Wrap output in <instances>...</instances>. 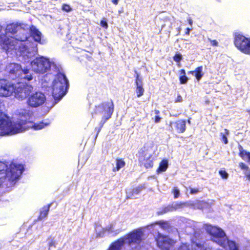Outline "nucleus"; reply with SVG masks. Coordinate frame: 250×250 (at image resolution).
Here are the masks:
<instances>
[{
  "label": "nucleus",
  "instance_id": "nucleus-1",
  "mask_svg": "<svg viewBox=\"0 0 250 250\" xmlns=\"http://www.w3.org/2000/svg\"><path fill=\"white\" fill-rule=\"evenodd\" d=\"M38 112L39 110H16L11 118L0 112V135H12L30 128L40 130L48 125L50 123L33 122L35 119L39 118Z\"/></svg>",
  "mask_w": 250,
  "mask_h": 250
},
{
  "label": "nucleus",
  "instance_id": "nucleus-2",
  "mask_svg": "<svg viewBox=\"0 0 250 250\" xmlns=\"http://www.w3.org/2000/svg\"><path fill=\"white\" fill-rule=\"evenodd\" d=\"M23 170L22 165L0 162V187L13 186Z\"/></svg>",
  "mask_w": 250,
  "mask_h": 250
},
{
  "label": "nucleus",
  "instance_id": "nucleus-3",
  "mask_svg": "<svg viewBox=\"0 0 250 250\" xmlns=\"http://www.w3.org/2000/svg\"><path fill=\"white\" fill-rule=\"evenodd\" d=\"M144 232L143 228L135 229L113 243L108 250H121L125 244H127L132 250H140L145 239Z\"/></svg>",
  "mask_w": 250,
  "mask_h": 250
},
{
  "label": "nucleus",
  "instance_id": "nucleus-4",
  "mask_svg": "<svg viewBox=\"0 0 250 250\" xmlns=\"http://www.w3.org/2000/svg\"><path fill=\"white\" fill-rule=\"evenodd\" d=\"M17 38L9 36L6 34H0V46L6 53L12 52L16 49L17 43L25 42L29 38L27 30H23L22 36L18 34Z\"/></svg>",
  "mask_w": 250,
  "mask_h": 250
},
{
  "label": "nucleus",
  "instance_id": "nucleus-5",
  "mask_svg": "<svg viewBox=\"0 0 250 250\" xmlns=\"http://www.w3.org/2000/svg\"><path fill=\"white\" fill-rule=\"evenodd\" d=\"M69 86V82L66 76L58 73L52 85V96L55 100L59 101L66 94Z\"/></svg>",
  "mask_w": 250,
  "mask_h": 250
},
{
  "label": "nucleus",
  "instance_id": "nucleus-6",
  "mask_svg": "<svg viewBox=\"0 0 250 250\" xmlns=\"http://www.w3.org/2000/svg\"><path fill=\"white\" fill-rule=\"evenodd\" d=\"M5 70L10 76L13 77V79L27 81H31L33 79L29 69L27 68H22L21 65L19 63L15 62L8 63L6 66Z\"/></svg>",
  "mask_w": 250,
  "mask_h": 250
},
{
  "label": "nucleus",
  "instance_id": "nucleus-7",
  "mask_svg": "<svg viewBox=\"0 0 250 250\" xmlns=\"http://www.w3.org/2000/svg\"><path fill=\"white\" fill-rule=\"evenodd\" d=\"M204 228L207 232L211 236V240L213 242L222 247L226 246V241L227 237L221 229L209 225H205Z\"/></svg>",
  "mask_w": 250,
  "mask_h": 250
},
{
  "label": "nucleus",
  "instance_id": "nucleus-8",
  "mask_svg": "<svg viewBox=\"0 0 250 250\" xmlns=\"http://www.w3.org/2000/svg\"><path fill=\"white\" fill-rule=\"evenodd\" d=\"M233 43L240 51L250 55V38L245 36L239 32L233 34Z\"/></svg>",
  "mask_w": 250,
  "mask_h": 250
},
{
  "label": "nucleus",
  "instance_id": "nucleus-9",
  "mask_svg": "<svg viewBox=\"0 0 250 250\" xmlns=\"http://www.w3.org/2000/svg\"><path fill=\"white\" fill-rule=\"evenodd\" d=\"M33 71L38 74H44L51 67L50 62L49 59L44 57H37L30 63Z\"/></svg>",
  "mask_w": 250,
  "mask_h": 250
},
{
  "label": "nucleus",
  "instance_id": "nucleus-10",
  "mask_svg": "<svg viewBox=\"0 0 250 250\" xmlns=\"http://www.w3.org/2000/svg\"><path fill=\"white\" fill-rule=\"evenodd\" d=\"M204 234L200 230L196 229L194 232L193 237L191 238V248L192 250H211L209 248H205V246L201 244V240L203 239ZM178 250H190L189 246L183 244L181 246Z\"/></svg>",
  "mask_w": 250,
  "mask_h": 250
},
{
  "label": "nucleus",
  "instance_id": "nucleus-11",
  "mask_svg": "<svg viewBox=\"0 0 250 250\" xmlns=\"http://www.w3.org/2000/svg\"><path fill=\"white\" fill-rule=\"evenodd\" d=\"M46 101V97L44 93L37 91L28 97L27 104L31 107L36 108L42 105Z\"/></svg>",
  "mask_w": 250,
  "mask_h": 250
},
{
  "label": "nucleus",
  "instance_id": "nucleus-12",
  "mask_svg": "<svg viewBox=\"0 0 250 250\" xmlns=\"http://www.w3.org/2000/svg\"><path fill=\"white\" fill-rule=\"evenodd\" d=\"M15 90V84L6 79H0V96H10L14 93Z\"/></svg>",
  "mask_w": 250,
  "mask_h": 250
},
{
  "label": "nucleus",
  "instance_id": "nucleus-13",
  "mask_svg": "<svg viewBox=\"0 0 250 250\" xmlns=\"http://www.w3.org/2000/svg\"><path fill=\"white\" fill-rule=\"evenodd\" d=\"M158 247L162 250H169L173 247L175 241L167 236L159 233L156 239Z\"/></svg>",
  "mask_w": 250,
  "mask_h": 250
},
{
  "label": "nucleus",
  "instance_id": "nucleus-14",
  "mask_svg": "<svg viewBox=\"0 0 250 250\" xmlns=\"http://www.w3.org/2000/svg\"><path fill=\"white\" fill-rule=\"evenodd\" d=\"M95 231L98 237H103L107 233L108 234H117L121 231L120 229H115V225L111 224L105 228H103L100 225H96Z\"/></svg>",
  "mask_w": 250,
  "mask_h": 250
},
{
  "label": "nucleus",
  "instance_id": "nucleus-15",
  "mask_svg": "<svg viewBox=\"0 0 250 250\" xmlns=\"http://www.w3.org/2000/svg\"><path fill=\"white\" fill-rule=\"evenodd\" d=\"M33 87L31 85L25 84L23 86L19 85L17 87L15 85V90L14 93L18 97L21 99L28 97L30 95L32 92Z\"/></svg>",
  "mask_w": 250,
  "mask_h": 250
},
{
  "label": "nucleus",
  "instance_id": "nucleus-16",
  "mask_svg": "<svg viewBox=\"0 0 250 250\" xmlns=\"http://www.w3.org/2000/svg\"><path fill=\"white\" fill-rule=\"evenodd\" d=\"M139 161L146 168H150L153 167V159L152 155L148 152L142 150L139 153Z\"/></svg>",
  "mask_w": 250,
  "mask_h": 250
},
{
  "label": "nucleus",
  "instance_id": "nucleus-17",
  "mask_svg": "<svg viewBox=\"0 0 250 250\" xmlns=\"http://www.w3.org/2000/svg\"><path fill=\"white\" fill-rule=\"evenodd\" d=\"M23 24L21 23L12 22L7 24L5 28V32L7 33L15 35L18 31H20L19 34L22 36V33H23V30H25L22 27Z\"/></svg>",
  "mask_w": 250,
  "mask_h": 250
},
{
  "label": "nucleus",
  "instance_id": "nucleus-18",
  "mask_svg": "<svg viewBox=\"0 0 250 250\" xmlns=\"http://www.w3.org/2000/svg\"><path fill=\"white\" fill-rule=\"evenodd\" d=\"M135 85L136 89L135 92L137 97H141L145 92L144 88H143V81L142 78L140 77L139 74L136 71H135Z\"/></svg>",
  "mask_w": 250,
  "mask_h": 250
},
{
  "label": "nucleus",
  "instance_id": "nucleus-19",
  "mask_svg": "<svg viewBox=\"0 0 250 250\" xmlns=\"http://www.w3.org/2000/svg\"><path fill=\"white\" fill-rule=\"evenodd\" d=\"M29 31L30 36L33 38L34 41L38 42H41L42 36L41 32L33 25L30 27Z\"/></svg>",
  "mask_w": 250,
  "mask_h": 250
},
{
  "label": "nucleus",
  "instance_id": "nucleus-20",
  "mask_svg": "<svg viewBox=\"0 0 250 250\" xmlns=\"http://www.w3.org/2000/svg\"><path fill=\"white\" fill-rule=\"evenodd\" d=\"M157 225H159L160 228H161L164 230L168 231L169 232H170V231H172L173 229H175V231H177V230L175 228H172L170 226L168 222L167 221H159L156 222L155 223L153 224H152L151 226L155 228Z\"/></svg>",
  "mask_w": 250,
  "mask_h": 250
},
{
  "label": "nucleus",
  "instance_id": "nucleus-21",
  "mask_svg": "<svg viewBox=\"0 0 250 250\" xmlns=\"http://www.w3.org/2000/svg\"><path fill=\"white\" fill-rule=\"evenodd\" d=\"M24 42H19L17 43L16 49L14 50L15 51H18L20 55L23 56L26 55V53L28 52V47Z\"/></svg>",
  "mask_w": 250,
  "mask_h": 250
},
{
  "label": "nucleus",
  "instance_id": "nucleus-22",
  "mask_svg": "<svg viewBox=\"0 0 250 250\" xmlns=\"http://www.w3.org/2000/svg\"><path fill=\"white\" fill-rule=\"evenodd\" d=\"M143 188L144 187L142 186H140L134 188L131 191H127V198H132L135 195L138 194Z\"/></svg>",
  "mask_w": 250,
  "mask_h": 250
},
{
  "label": "nucleus",
  "instance_id": "nucleus-23",
  "mask_svg": "<svg viewBox=\"0 0 250 250\" xmlns=\"http://www.w3.org/2000/svg\"><path fill=\"white\" fill-rule=\"evenodd\" d=\"M175 127L177 132L179 133H183L186 130V121L178 120L175 123Z\"/></svg>",
  "mask_w": 250,
  "mask_h": 250
},
{
  "label": "nucleus",
  "instance_id": "nucleus-24",
  "mask_svg": "<svg viewBox=\"0 0 250 250\" xmlns=\"http://www.w3.org/2000/svg\"><path fill=\"white\" fill-rule=\"evenodd\" d=\"M99 107L102 109H113L114 104L112 100L102 103Z\"/></svg>",
  "mask_w": 250,
  "mask_h": 250
},
{
  "label": "nucleus",
  "instance_id": "nucleus-25",
  "mask_svg": "<svg viewBox=\"0 0 250 250\" xmlns=\"http://www.w3.org/2000/svg\"><path fill=\"white\" fill-rule=\"evenodd\" d=\"M239 156L244 160H247L250 164V152L243 149L242 146L240 148Z\"/></svg>",
  "mask_w": 250,
  "mask_h": 250
},
{
  "label": "nucleus",
  "instance_id": "nucleus-26",
  "mask_svg": "<svg viewBox=\"0 0 250 250\" xmlns=\"http://www.w3.org/2000/svg\"><path fill=\"white\" fill-rule=\"evenodd\" d=\"M239 166L243 170L244 173L247 179L250 180V168L243 163H240Z\"/></svg>",
  "mask_w": 250,
  "mask_h": 250
},
{
  "label": "nucleus",
  "instance_id": "nucleus-27",
  "mask_svg": "<svg viewBox=\"0 0 250 250\" xmlns=\"http://www.w3.org/2000/svg\"><path fill=\"white\" fill-rule=\"evenodd\" d=\"M226 242V246L223 247V248L226 249L227 247H228L229 250H238V246L234 241L229 240L227 238Z\"/></svg>",
  "mask_w": 250,
  "mask_h": 250
},
{
  "label": "nucleus",
  "instance_id": "nucleus-28",
  "mask_svg": "<svg viewBox=\"0 0 250 250\" xmlns=\"http://www.w3.org/2000/svg\"><path fill=\"white\" fill-rule=\"evenodd\" d=\"M203 66H200L196 68V69L194 70V76L196 77V79L199 81L201 80L202 77L204 75V73L203 72Z\"/></svg>",
  "mask_w": 250,
  "mask_h": 250
},
{
  "label": "nucleus",
  "instance_id": "nucleus-29",
  "mask_svg": "<svg viewBox=\"0 0 250 250\" xmlns=\"http://www.w3.org/2000/svg\"><path fill=\"white\" fill-rule=\"evenodd\" d=\"M50 206L51 205L50 204L47 206H44L42 208V210H41L40 215L39 218L40 220H42L47 216L48 212L50 209Z\"/></svg>",
  "mask_w": 250,
  "mask_h": 250
},
{
  "label": "nucleus",
  "instance_id": "nucleus-30",
  "mask_svg": "<svg viewBox=\"0 0 250 250\" xmlns=\"http://www.w3.org/2000/svg\"><path fill=\"white\" fill-rule=\"evenodd\" d=\"M168 167V162L167 160H163L160 164L159 167L157 169L158 173L165 171Z\"/></svg>",
  "mask_w": 250,
  "mask_h": 250
},
{
  "label": "nucleus",
  "instance_id": "nucleus-31",
  "mask_svg": "<svg viewBox=\"0 0 250 250\" xmlns=\"http://www.w3.org/2000/svg\"><path fill=\"white\" fill-rule=\"evenodd\" d=\"M184 203L182 202H174L170 205L172 212L176 211L177 209L182 208L185 207Z\"/></svg>",
  "mask_w": 250,
  "mask_h": 250
},
{
  "label": "nucleus",
  "instance_id": "nucleus-32",
  "mask_svg": "<svg viewBox=\"0 0 250 250\" xmlns=\"http://www.w3.org/2000/svg\"><path fill=\"white\" fill-rule=\"evenodd\" d=\"M180 74L182 75L179 77V81L181 84H185L187 83L188 79L186 76V72L184 69H181L180 70Z\"/></svg>",
  "mask_w": 250,
  "mask_h": 250
},
{
  "label": "nucleus",
  "instance_id": "nucleus-33",
  "mask_svg": "<svg viewBox=\"0 0 250 250\" xmlns=\"http://www.w3.org/2000/svg\"><path fill=\"white\" fill-rule=\"evenodd\" d=\"M168 212H172L170 205H169L167 207H163L160 208L159 210L157 211V213L158 215H162Z\"/></svg>",
  "mask_w": 250,
  "mask_h": 250
},
{
  "label": "nucleus",
  "instance_id": "nucleus-34",
  "mask_svg": "<svg viewBox=\"0 0 250 250\" xmlns=\"http://www.w3.org/2000/svg\"><path fill=\"white\" fill-rule=\"evenodd\" d=\"M125 166V162L122 159L116 160V167L113 168L114 171H119L121 168Z\"/></svg>",
  "mask_w": 250,
  "mask_h": 250
},
{
  "label": "nucleus",
  "instance_id": "nucleus-35",
  "mask_svg": "<svg viewBox=\"0 0 250 250\" xmlns=\"http://www.w3.org/2000/svg\"><path fill=\"white\" fill-rule=\"evenodd\" d=\"M102 114L103 115V119L104 120L103 124H104L111 117L112 114V110H104V112H103Z\"/></svg>",
  "mask_w": 250,
  "mask_h": 250
},
{
  "label": "nucleus",
  "instance_id": "nucleus-36",
  "mask_svg": "<svg viewBox=\"0 0 250 250\" xmlns=\"http://www.w3.org/2000/svg\"><path fill=\"white\" fill-rule=\"evenodd\" d=\"M206 205V203L203 201L196 200L194 201V209H202Z\"/></svg>",
  "mask_w": 250,
  "mask_h": 250
},
{
  "label": "nucleus",
  "instance_id": "nucleus-37",
  "mask_svg": "<svg viewBox=\"0 0 250 250\" xmlns=\"http://www.w3.org/2000/svg\"><path fill=\"white\" fill-rule=\"evenodd\" d=\"M228 134H229V131L226 129H225L224 132L221 133V136L222 137V140L224 142V143L225 144H227L228 143V139L227 138V136L228 135Z\"/></svg>",
  "mask_w": 250,
  "mask_h": 250
},
{
  "label": "nucleus",
  "instance_id": "nucleus-38",
  "mask_svg": "<svg viewBox=\"0 0 250 250\" xmlns=\"http://www.w3.org/2000/svg\"><path fill=\"white\" fill-rule=\"evenodd\" d=\"M173 59L175 62H179L183 59V57L180 53L177 52L173 57Z\"/></svg>",
  "mask_w": 250,
  "mask_h": 250
},
{
  "label": "nucleus",
  "instance_id": "nucleus-39",
  "mask_svg": "<svg viewBox=\"0 0 250 250\" xmlns=\"http://www.w3.org/2000/svg\"><path fill=\"white\" fill-rule=\"evenodd\" d=\"M185 207H189L194 209V201H189L187 202H184Z\"/></svg>",
  "mask_w": 250,
  "mask_h": 250
},
{
  "label": "nucleus",
  "instance_id": "nucleus-40",
  "mask_svg": "<svg viewBox=\"0 0 250 250\" xmlns=\"http://www.w3.org/2000/svg\"><path fill=\"white\" fill-rule=\"evenodd\" d=\"M100 24L101 27L104 28L105 29H107L108 27V24L104 19L101 21Z\"/></svg>",
  "mask_w": 250,
  "mask_h": 250
},
{
  "label": "nucleus",
  "instance_id": "nucleus-41",
  "mask_svg": "<svg viewBox=\"0 0 250 250\" xmlns=\"http://www.w3.org/2000/svg\"><path fill=\"white\" fill-rule=\"evenodd\" d=\"M219 174L221 175V176L222 177V178H223V179H226L228 178V176H229L228 173L224 170H220L219 171Z\"/></svg>",
  "mask_w": 250,
  "mask_h": 250
},
{
  "label": "nucleus",
  "instance_id": "nucleus-42",
  "mask_svg": "<svg viewBox=\"0 0 250 250\" xmlns=\"http://www.w3.org/2000/svg\"><path fill=\"white\" fill-rule=\"evenodd\" d=\"M208 41L210 42L211 45L212 46L216 47L218 46V42L216 40H211L210 38H208Z\"/></svg>",
  "mask_w": 250,
  "mask_h": 250
},
{
  "label": "nucleus",
  "instance_id": "nucleus-43",
  "mask_svg": "<svg viewBox=\"0 0 250 250\" xmlns=\"http://www.w3.org/2000/svg\"><path fill=\"white\" fill-rule=\"evenodd\" d=\"M173 193L174 194V198H177L180 195V191L178 189L175 188L173 190Z\"/></svg>",
  "mask_w": 250,
  "mask_h": 250
},
{
  "label": "nucleus",
  "instance_id": "nucleus-44",
  "mask_svg": "<svg viewBox=\"0 0 250 250\" xmlns=\"http://www.w3.org/2000/svg\"><path fill=\"white\" fill-rule=\"evenodd\" d=\"M190 189V194H196L197 193H198L199 192H200V190H199L198 188H189Z\"/></svg>",
  "mask_w": 250,
  "mask_h": 250
},
{
  "label": "nucleus",
  "instance_id": "nucleus-45",
  "mask_svg": "<svg viewBox=\"0 0 250 250\" xmlns=\"http://www.w3.org/2000/svg\"><path fill=\"white\" fill-rule=\"evenodd\" d=\"M62 9L67 12H69L71 10L70 7L69 6V5H67V4L63 5L62 6Z\"/></svg>",
  "mask_w": 250,
  "mask_h": 250
},
{
  "label": "nucleus",
  "instance_id": "nucleus-46",
  "mask_svg": "<svg viewBox=\"0 0 250 250\" xmlns=\"http://www.w3.org/2000/svg\"><path fill=\"white\" fill-rule=\"evenodd\" d=\"M48 241H49V249L52 247V246H55V242L52 240V239H48Z\"/></svg>",
  "mask_w": 250,
  "mask_h": 250
},
{
  "label": "nucleus",
  "instance_id": "nucleus-47",
  "mask_svg": "<svg viewBox=\"0 0 250 250\" xmlns=\"http://www.w3.org/2000/svg\"><path fill=\"white\" fill-rule=\"evenodd\" d=\"M182 98L181 96L180 95H178L177 96L176 99H175V102H182Z\"/></svg>",
  "mask_w": 250,
  "mask_h": 250
},
{
  "label": "nucleus",
  "instance_id": "nucleus-48",
  "mask_svg": "<svg viewBox=\"0 0 250 250\" xmlns=\"http://www.w3.org/2000/svg\"><path fill=\"white\" fill-rule=\"evenodd\" d=\"M190 31V29L189 28H187L186 29V31H185V34L189 35Z\"/></svg>",
  "mask_w": 250,
  "mask_h": 250
},
{
  "label": "nucleus",
  "instance_id": "nucleus-49",
  "mask_svg": "<svg viewBox=\"0 0 250 250\" xmlns=\"http://www.w3.org/2000/svg\"><path fill=\"white\" fill-rule=\"evenodd\" d=\"M161 117H160L159 116H157L156 115V117H155V122L156 123H158L160 122V119H161Z\"/></svg>",
  "mask_w": 250,
  "mask_h": 250
},
{
  "label": "nucleus",
  "instance_id": "nucleus-50",
  "mask_svg": "<svg viewBox=\"0 0 250 250\" xmlns=\"http://www.w3.org/2000/svg\"><path fill=\"white\" fill-rule=\"evenodd\" d=\"M111 1L115 5H117L118 3V0H112Z\"/></svg>",
  "mask_w": 250,
  "mask_h": 250
},
{
  "label": "nucleus",
  "instance_id": "nucleus-51",
  "mask_svg": "<svg viewBox=\"0 0 250 250\" xmlns=\"http://www.w3.org/2000/svg\"><path fill=\"white\" fill-rule=\"evenodd\" d=\"M102 126H103V125H101L99 128H98V129H97V134L96 136H98V133H99L100 132V131H101V128H102Z\"/></svg>",
  "mask_w": 250,
  "mask_h": 250
},
{
  "label": "nucleus",
  "instance_id": "nucleus-52",
  "mask_svg": "<svg viewBox=\"0 0 250 250\" xmlns=\"http://www.w3.org/2000/svg\"><path fill=\"white\" fill-rule=\"evenodd\" d=\"M188 23H189V24L190 25H191V24H192V21L191 19H189L188 20Z\"/></svg>",
  "mask_w": 250,
  "mask_h": 250
},
{
  "label": "nucleus",
  "instance_id": "nucleus-53",
  "mask_svg": "<svg viewBox=\"0 0 250 250\" xmlns=\"http://www.w3.org/2000/svg\"><path fill=\"white\" fill-rule=\"evenodd\" d=\"M188 73L189 74H192V75H194V70L193 71H190L188 72Z\"/></svg>",
  "mask_w": 250,
  "mask_h": 250
},
{
  "label": "nucleus",
  "instance_id": "nucleus-54",
  "mask_svg": "<svg viewBox=\"0 0 250 250\" xmlns=\"http://www.w3.org/2000/svg\"><path fill=\"white\" fill-rule=\"evenodd\" d=\"M244 250H250V247H247Z\"/></svg>",
  "mask_w": 250,
  "mask_h": 250
},
{
  "label": "nucleus",
  "instance_id": "nucleus-55",
  "mask_svg": "<svg viewBox=\"0 0 250 250\" xmlns=\"http://www.w3.org/2000/svg\"><path fill=\"white\" fill-rule=\"evenodd\" d=\"M218 2H221V0H216Z\"/></svg>",
  "mask_w": 250,
  "mask_h": 250
},
{
  "label": "nucleus",
  "instance_id": "nucleus-56",
  "mask_svg": "<svg viewBox=\"0 0 250 250\" xmlns=\"http://www.w3.org/2000/svg\"><path fill=\"white\" fill-rule=\"evenodd\" d=\"M158 112H159V111H157V110H156V113H155V114H156V115H157V114H158Z\"/></svg>",
  "mask_w": 250,
  "mask_h": 250
},
{
  "label": "nucleus",
  "instance_id": "nucleus-57",
  "mask_svg": "<svg viewBox=\"0 0 250 250\" xmlns=\"http://www.w3.org/2000/svg\"><path fill=\"white\" fill-rule=\"evenodd\" d=\"M188 123L189 124H190V120H188Z\"/></svg>",
  "mask_w": 250,
  "mask_h": 250
},
{
  "label": "nucleus",
  "instance_id": "nucleus-58",
  "mask_svg": "<svg viewBox=\"0 0 250 250\" xmlns=\"http://www.w3.org/2000/svg\"><path fill=\"white\" fill-rule=\"evenodd\" d=\"M1 28L0 27V32H1Z\"/></svg>",
  "mask_w": 250,
  "mask_h": 250
}]
</instances>
